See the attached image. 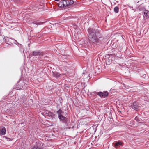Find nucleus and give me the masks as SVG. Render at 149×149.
Instances as JSON below:
<instances>
[{
  "mask_svg": "<svg viewBox=\"0 0 149 149\" xmlns=\"http://www.w3.org/2000/svg\"><path fill=\"white\" fill-rule=\"evenodd\" d=\"M32 149H42V148H38L36 146H35L33 147Z\"/></svg>",
  "mask_w": 149,
  "mask_h": 149,
  "instance_id": "nucleus-20",
  "label": "nucleus"
},
{
  "mask_svg": "<svg viewBox=\"0 0 149 149\" xmlns=\"http://www.w3.org/2000/svg\"><path fill=\"white\" fill-rule=\"evenodd\" d=\"M115 147L116 148H118L122 146V143L121 141H116L113 143Z\"/></svg>",
  "mask_w": 149,
  "mask_h": 149,
  "instance_id": "nucleus-6",
  "label": "nucleus"
},
{
  "mask_svg": "<svg viewBox=\"0 0 149 149\" xmlns=\"http://www.w3.org/2000/svg\"><path fill=\"white\" fill-rule=\"evenodd\" d=\"M119 9V8L117 6H116L114 8V11L115 13H118V12Z\"/></svg>",
  "mask_w": 149,
  "mask_h": 149,
  "instance_id": "nucleus-16",
  "label": "nucleus"
},
{
  "mask_svg": "<svg viewBox=\"0 0 149 149\" xmlns=\"http://www.w3.org/2000/svg\"><path fill=\"white\" fill-rule=\"evenodd\" d=\"M56 112L58 115V117L62 116L63 113L62 110L61 109H59L58 111H57Z\"/></svg>",
  "mask_w": 149,
  "mask_h": 149,
  "instance_id": "nucleus-7",
  "label": "nucleus"
},
{
  "mask_svg": "<svg viewBox=\"0 0 149 149\" xmlns=\"http://www.w3.org/2000/svg\"><path fill=\"white\" fill-rule=\"evenodd\" d=\"M6 132V129L4 127L1 129V130H0V134H1L2 135H4L5 134Z\"/></svg>",
  "mask_w": 149,
  "mask_h": 149,
  "instance_id": "nucleus-8",
  "label": "nucleus"
},
{
  "mask_svg": "<svg viewBox=\"0 0 149 149\" xmlns=\"http://www.w3.org/2000/svg\"><path fill=\"white\" fill-rule=\"evenodd\" d=\"M45 113L46 116H50L51 114V113L48 111H46Z\"/></svg>",
  "mask_w": 149,
  "mask_h": 149,
  "instance_id": "nucleus-18",
  "label": "nucleus"
},
{
  "mask_svg": "<svg viewBox=\"0 0 149 149\" xmlns=\"http://www.w3.org/2000/svg\"><path fill=\"white\" fill-rule=\"evenodd\" d=\"M53 76L54 77H60V74L58 72H53Z\"/></svg>",
  "mask_w": 149,
  "mask_h": 149,
  "instance_id": "nucleus-9",
  "label": "nucleus"
},
{
  "mask_svg": "<svg viewBox=\"0 0 149 149\" xmlns=\"http://www.w3.org/2000/svg\"><path fill=\"white\" fill-rule=\"evenodd\" d=\"M74 3V1L73 0H70L69 1V6H70L73 4Z\"/></svg>",
  "mask_w": 149,
  "mask_h": 149,
  "instance_id": "nucleus-19",
  "label": "nucleus"
},
{
  "mask_svg": "<svg viewBox=\"0 0 149 149\" xmlns=\"http://www.w3.org/2000/svg\"><path fill=\"white\" fill-rule=\"evenodd\" d=\"M143 77H146V75L145 74H143L142 76Z\"/></svg>",
  "mask_w": 149,
  "mask_h": 149,
  "instance_id": "nucleus-21",
  "label": "nucleus"
},
{
  "mask_svg": "<svg viewBox=\"0 0 149 149\" xmlns=\"http://www.w3.org/2000/svg\"><path fill=\"white\" fill-rule=\"evenodd\" d=\"M46 53L45 52H41L40 51H38V56H43Z\"/></svg>",
  "mask_w": 149,
  "mask_h": 149,
  "instance_id": "nucleus-13",
  "label": "nucleus"
},
{
  "mask_svg": "<svg viewBox=\"0 0 149 149\" xmlns=\"http://www.w3.org/2000/svg\"><path fill=\"white\" fill-rule=\"evenodd\" d=\"M108 93L107 91H104L103 92H99L97 93V95L100 97H107L108 95Z\"/></svg>",
  "mask_w": 149,
  "mask_h": 149,
  "instance_id": "nucleus-5",
  "label": "nucleus"
},
{
  "mask_svg": "<svg viewBox=\"0 0 149 149\" xmlns=\"http://www.w3.org/2000/svg\"><path fill=\"white\" fill-rule=\"evenodd\" d=\"M58 118L60 121L63 123H65L66 125H67L69 122L68 121V119L63 115L58 117Z\"/></svg>",
  "mask_w": 149,
  "mask_h": 149,
  "instance_id": "nucleus-3",
  "label": "nucleus"
},
{
  "mask_svg": "<svg viewBox=\"0 0 149 149\" xmlns=\"http://www.w3.org/2000/svg\"><path fill=\"white\" fill-rule=\"evenodd\" d=\"M45 22H38V21L34 22L32 23L33 24H36V25H40L42 24L43 23H44Z\"/></svg>",
  "mask_w": 149,
  "mask_h": 149,
  "instance_id": "nucleus-10",
  "label": "nucleus"
},
{
  "mask_svg": "<svg viewBox=\"0 0 149 149\" xmlns=\"http://www.w3.org/2000/svg\"><path fill=\"white\" fill-rule=\"evenodd\" d=\"M89 42L93 45H96L100 42L99 39L102 37L101 30L89 28L88 29Z\"/></svg>",
  "mask_w": 149,
  "mask_h": 149,
  "instance_id": "nucleus-1",
  "label": "nucleus"
},
{
  "mask_svg": "<svg viewBox=\"0 0 149 149\" xmlns=\"http://www.w3.org/2000/svg\"><path fill=\"white\" fill-rule=\"evenodd\" d=\"M144 14L146 17L149 18V11L145 10L144 12Z\"/></svg>",
  "mask_w": 149,
  "mask_h": 149,
  "instance_id": "nucleus-12",
  "label": "nucleus"
},
{
  "mask_svg": "<svg viewBox=\"0 0 149 149\" xmlns=\"http://www.w3.org/2000/svg\"><path fill=\"white\" fill-rule=\"evenodd\" d=\"M64 7L66 6H69V1L64 0Z\"/></svg>",
  "mask_w": 149,
  "mask_h": 149,
  "instance_id": "nucleus-14",
  "label": "nucleus"
},
{
  "mask_svg": "<svg viewBox=\"0 0 149 149\" xmlns=\"http://www.w3.org/2000/svg\"><path fill=\"white\" fill-rule=\"evenodd\" d=\"M135 120H136L138 122L140 123L141 121V118H139L138 117L136 116L135 118Z\"/></svg>",
  "mask_w": 149,
  "mask_h": 149,
  "instance_id": "nucleus-17",
  "label": "nucleus"
},
{
  "mask_svg": "<svg viewBox=\"0 0 149 149\" xmlns=\"http://www.w3.org/2000/svg\"><path fill=\"white\" fill-rule=\"evenodd\" d=\"M55 1H59V0H54Z\"/></svg>",
  "mask_w": 149,
  "mask_h": 149,
  "instance_id": "nucleus-22",
  "label": "nucleus"
},
{
  "mask_svg": "<svg viewBox=\"0 0 149 149\" xmlns=\"http://www.w3.org/2000/svg\"><path fill=\"white\" fill-rule=\"evenodd\" d=\"M26 81L21 80L18 82L15 86V88L16 89L20 90L24 89L26 87L27 84Z\"/></svg>",
  "mask_w": 149,
  "mask_h": 149,
  "instance_id": "nucleus-2",
  "label": "nucleus"
},
{
  "mask_svg": "<svg viewBox=\"0 0 149 149\" xmlns=\"http://www.w3.org/2000/svg\"><path fill=\"white\" fill-rule=\"evenodd\" d=\"M32 55L33 56H38V51H33L32 53Z\"/></svg>",
  "mask_w": 149,
  "mask_h": 149,
  "instance_id": "nucleus-15",
  "label": "nucleus"
},
{
  "mask_svg": "<svg viewBox=\"0 0 149 149\" xmlns=\"http://www.w3.org/2000/svg\"><path fill=\"white\" fill-rule=\"evenodd\" d=\"M58 6L60 7H64V0L61 1L58 4Z\"/></svg>",
  "mask_w": 149,
  "mask_h": 149,
  "instance_id": "nucleus-11",
  "label": "nucleus"
},
{
  "mask_svg": "<svg viewBox=\"0 0 149 149\" xmlns=\"http://www.w3.org/2000/svg\"><path fill=\"white\" fill-rule=\"evenodd\" d=\"M139 104L136 102H134L131 105L132 108L134 110L137 111L139 109Z\"/></svg>",
  "mask_w": 149,
  "mask_h": 149,
  "instance_id": "nucleus-4",
  "label": "nucleus"
}]
</instances>
